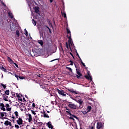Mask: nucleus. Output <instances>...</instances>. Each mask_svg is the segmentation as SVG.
<instances>
[{"label":"nucleus","mask_w":129,"mask_h":129,"mask_svg":"<svg viewBox=\"0 0 129 129\" xmlns=\"http://www.w3.org/2000/svg\"><path fill=\"white\" fill-rule=\"evenodd\" d=\"M76 73L77 74L76 77H77L78 79H81L82 73H81V69H80V67L76 69Z\"/></svg>","instance_id":"1"},{"label":"nucleus","mask_w":129,"mask_h":129,"mask_svg":"<svg viewBox=\"0 0 129 129\" xmlns=\"http://www.w3.org/2000/svg\"><path fill=\"white\" fill-rule=\"evenodd\" d=\"M68 106L70 108H71V109H79V107H77L76 105L74 104L71 102H69V104H68Z\"/></svg>","instance_id":"2"},{"label":"nucleus","mask_w":129,"mask_h":129,"mask_svg":"<svg viewBox=\"0 0 129 129\" xmlns=\"http://www.w3.org/2000/svg\"><path fill=\"white\" fill-rule=\"evenodd\" d=\"M104 124L103 122H98L97 123V129H104Z\"/></svg>","instance_id":"3"},{"label":"nucleus","mask_w":129,"mask_h":129,"mask_svg":"<svg viewBox=\"0 0 129 129\" xmlns=\"http://www.w3.org/2000/svg\"><path fill=\"white\" fill-rule=\"evenodd\" d=\"M67 110H68V111H66V113H68V114H69V115H70V116H72V117H74L75 118H76L78 120L79 119V118H78V117H77L76 115H75L74 114H72V113H71V112H72V110H69V109H67Z\"/></svg>","instance_id":"4"},{"label":"nucleus","mask_w":129,"mask_h":129,"mask_svg":"<svg viewBox=\"0 0 129 129\" xmlns=\"http://www.w3.org/2000/svg\"><path fill=\"white\" fill-rule=\"evenodd\" d=\"M78 102L80 104L79 109H81V108H83V100H82V99H79Z\"/></svg>","instance_id":"5"},{"label":"nucleus","mask_w":129,"mask_h":129,"mask_svg":"<svg viewBox=\"0 0 129 129\" xmlns=\"http://www.w3.org/2000/svg\"><path fill=\"white\" fill-rule=\"evenodd\" d=\"M68 90L73 94H79V92L75 91L74 89H69Z\"/></svg>","instance_id":"6"},{"label":"nucleus","mask_w":129,"mask_h":129,"mask_svg":"<svg viewBox=\"0 0 129 129\" xmlns=\"http://www.w3.org/2000/svg\"><path fill=\"white\" fill-rule=\"evenodd\" d=\"M88 75H85L84 77L87 79L88 80H90V82H91V81H92V78L91 77V76H90V74H89V72H88Z\"/></svg>","instance_id":"7"},{"label":"nucleus","mask_w":129,"mask_h":129,"mask_svg":"<svg viewBox=\"0 0 129 129\" xmlns=\"http://www.w3.org/2000/svg\"><path fill=\"white\" fill-rule=\"evenodd\" d=\"M1 95H2L3 99L4 100H5V101H9V100H8L9 96H8L6 94H3L2 93H1Z\"/></svg>","instance_id":"8"},{"label":"nucleus","mask_w":129,"mask_h":129,"mask_svg":"<svg viewBox=\"0 0 129 129\" xmlns=\"http://www.w3.org/2000/svg\"><path fill=\"white\" fill-rule=\"evenodd\" d=\"M16 121L19 125L23 124V122H24V121H23V119H22L21 117H19L18 120H17Z\"/></svg>","instance_id":"9"},{"label":"nucleus","mask_w":129,"mask_h":129,"mask_svg":"<svg viewBox=\"0 0 129 129\" xmlns=\"http://www.w3.org/2000/svg\"><path fill=\"white\" fill-rule=\"evenodd\" d=\"M39 9H40L39 7L35 6L34 7V11H35V13H36V14H38V15H40V10H39Z\"/></svg>","instance_id":"10"},{"label":"nucleus","mask_w":129,"mask_h":129,"mask_svg":"<svg viewBox=\"0 0 129 129\" xmlns=\"http://www.w3.org/2000/svg\"><path fill=\"white\" fill-rule=\"evenodd\" d=\"M0 108L1 110H3V111H6V108H5V104H4V103H0Z\"/></svg>","instance_id":"11"},{"label":"nucleus","mask_w":129,"mask_h":129,"mask_svg":"<svg viewBox=\"0 0 129 129\" xmlns=\"http://www.w3.org/2000/svg\"><path fill=\"white\" fill-rule=\"evenodd\" d=\"M0 69L2 71H4V72H7L6 69H5V67H4V66L1 63H0Z\"/></svg>","instance_id":"12"},{"label":"nucleus","mask_w":129,"mask_h":129,"mask_svg":"<svg viewBox=\"0 0 129 129\" xmlns=\"http://www.w3.org/2000/svg\"><path fill=\"white\" fill-rule=\"evenodd\" d=\"M4 124L5 125H10V126H12V122H11L9 120H6L5 121Z\"/></svg>","instance_id":"13"},{"label":"nucleus","mask_w":129,"mask_h":129,"mask_svg":"<svg viewBox=\"0 0 129 129\" xmlns=\"http://www.w3.org/2000/svg\"><path fill=\"white\" fill-rule=\"evenodd\" d=\"M46 124L48 126V127H49V128L53 129V126L52 124H51V121L48 122V123H46Z\"/></svg>","instance_id":"14"},{"label":"nucleus","mask_w":129,"mask_h":129,"mask_svg":"<svg viewBox=\"0 0 129 129\" xmlns=\"http://www.w3.org/2000/svg\"><path fill=\"white\" fill-rule=\"evenodd\" d=\"M28 122H31L32 121V120H33V118L32 117V115H31V114H28Z\"/></svg>","instance_id":"15"},{"label":"nucleus","mask_w":129,"mask_h":129,"mask_svg":"<svg viewBox=\"0 0 129 129\" xmlns=\"http://www.w3.org/2000/svg\"><path fill=\"white\" fill-rule=\"evenodd\" d=\"M66 46L67 49H70V50L71 51V52H72V48H71V46H70V44L69 43L68 44V42H66Z\"/></svg>","instance_id":"16"},{"label":"nucleus","mask_w":129,"mask_h":129,"mask_svg":"<svg viewBox=\"0 0 129 129\" xmlns=\"http://www.w3.org/2000/svg\"><path fill=\"white\" fill-rule=\"evenodd\" d=\"M57 92L60 95H62L63 93H65V92H64V90H60L59 89H57Z\"/></svg>","instance_id":"17"},{"label":"nucleus","mask_w":129,"mask_h":129,"mask_svg":"<svg viewBox=\"0 0 129 129\" xmlns=\"http://www.w3.org/2000/svg\"><path fill=\"white\" fill-rule=\"evenodd\" d=\"M68 39H69V44H70V43L73 42L72 38H71V34H70V36L68 35Z\"/></svg>","instance_id":"18"},{"label":"nucleus","mask_w":129,"mask_h":129,"mask_svg":"<svg viewBox=\"0 0 129 129\" xmlns=\"http://www.w3.org/2000/svg\"><path fill=\"white\" fill-rule=\"evenodd\" d=\"M38 43L39 44H40V46H41V47H43L44 46V42L42 40H39V41L38 42Z\"/></svg>","instance_id":"19"},{"label":"nucleus","mask_w":129,"mask_h":129,"mask_svg":"<svg viewBox=\"0 0 129 129\" xmlns=\"http://www.w3.org/2000/svg\"><path fill=\"white\" fill-rule=\"evenodd\" d=\"M8 16L9 18H11V19H14V15H13V13L11 12L8 13Z\"/></svg>","instance_id":"20"},{"label":"nucleus","mask_w":129,"mask_h":129,"mask_svg":"<svg viewBox=\"0 0 129 129\" xmlns=\"http://www.w3.org/2000/svg\"><path fill=\"white\" fill-rule=\"evenodd\" d=\"M43 115H44V117H47V118H49V115H48V114H46V112H45V111H43V112L42 113Z\"/></svg>","instance_id":"21"},{"label":"nucleus","mask_w":129,"mask_h":129,"mask_svg":"<svg viewBox=\"0 0 129 129\" xmlns=\"http://www.w3.org/2000/svg\"><path fill=\"white\" fill-rule=\"evenodd\" d=\"M92 109L91 106H88L87 108V111L90 112Z\"/></svg>","instance_id":"22"},{"label":"nucleus","mask_w":129,"mask_h":129,"mask_svg":"<svg viewBox=\"0 0 129 129\" xmlns=\"http://www.w3.org/2000/svg\"><path fill=\"white\" fill-rule=\"evenodd\" d=\"M4 94H5V95H10V90H6Z\"/></svg>","instance_id":"23"},{"label":"nucleus","mask_w":129,"mask_h":129,"mask_svg":"<svg viewBox=\"0 0 129 129\" xmlns=\"http://www.w3.org/2000/svg\"><path fill=\"white\" fill-rule=\"evenodd\" d=\"M61 15L62 16H63L64 19H67V16H66V13L65 12L63 13L62 12H61Z\"/></svg>","instance_id":"24"},{"label":"nucleus","mask_w":129,"mask_h":129,"mask_svg":"<svg viewBox=\"0 0 129 129\" xmlns=\"http://www.w3.org/2000/svg\"><path fill=\"white\" fill-rule=\"evenodd\" d=\"M32 24L34 25V26H36L37 25V21H35V19H32Z\"/></svg>","instance_id":"25"},{"label":"nucleus","mask_w":129,"mask_h":129,"mask_svg":"<svg viewBox=\"0 0 129 129\" xmlns=\"http://www.w3.org/2000/svg\"><path fill=\"white\" fill-rule=\"evenodd\" d=\"M67 34L69 35V36H70V34L71 35V31H70V30H69V29L67 28Z\"/></svg>","instance_id":"26"},{"label":"nucleus","mask_w":129,"mask_h":129,"mask_svg":"<svg viewBox=\"0 0 129 129\" xmlns=\"http://www.w3.org/2000/svg\"><path fill=\"white\" fill-rule=\"evenodd\" d=\"M14 113L15 114L16 118H18V117H19V113L18 112V111H15Z\"/></svg>","instance_id":"27"},{"label":"nucleus","mask_w":129,"mask_h":129,"mask_svg":"<svg viewBox=\"0 0 129 129\" xmlns=\"http://www.w3.org/2000/svg\"><path fill=\"white\" fill-rule=\"evenodd\" d=\"M45 27L49 30V34H52V31H51V29H50V28L49 27L47 26V25H46Z\"/></svg>","instance_id":"28"},{"label":"nucleus","mask_w":129,"mask_h":129,"mask_svg":"<svg viewBox=\"0 0 129 129\" xmlns=\"http://www.w3.org/2000/svg\"><path fill=\"white\" fill-rule=\"evenodd\" d=\"M16 35L18 36V38L20 37V31L18 30H16Z\"/></svg>","instance_id":"29"},{"label":"nucleus","mask_w":129,"mask_h":129,"mask_svg":"<svg viewBox=\"0 0 129 129\" xmlns=\"http://www.w3.org/2000/svg\"><path fill=\"white\" fill-rule=\"evenodd\" d=\"M5 114H7V113L6 112H1V115L2 116V117H4V116H5Z\"/></svg>","instance_id":"30"},{"label":"nucleus","mask_w":129,"mask_h":129,"mask_svg":"<svg viewBox=\"0 0 129 129\" xmlns=\"http://www.w3.org/2000/svg\"><path fill=\"white\" fill-rule=\"evenodd\" d=\"M66 68H67V69L69 70V71H70V72H72V73L73 71H72V69H71V68H69L68 67H67Z\"/></svg>","instance_id":"31"},{"label":"nucleus","mask_w":129,"mask_h":129,"mask_svg":"<svg viewBox=\"0 0 129 129\" xmlns=\"http://www.w3.org/2000/svg\"><path fill=\"white\" fill-rule=\"evenodd\" d=\"M17 95H18V93H14L13 94H12V96L14 97H17Z\"/></svg>","instance_id":"32"},{"label":"nucleus","mask_w":129,"mask_h":129,"mask_svg":"<svg viewBox=\"0 0 129 129\" xmlns=\"http://www.w3.org/2000/svg\"><path fill=\"white\" fill-rule=\"evenodd\" d=\"M81 112L83 113V114H87V113H88L87 111H82Z\"/></svg>","instance_id":"33"},{"label":"nucleus","mask_w":129,"mask_h":129,"mask_svg":"<svg viewBox=\"0 0 129 129\" xmlns=\"http://www.w3.org/2000/svg\"><path fill=\"white\" fill-rule=\"evenodd\" d=\"M24 31L25 32V35L26 36V37H28V31H27V29H24Z\"/></svg>","instance_id":"34"},{"label":"nucleus","mask_w":129,"mask_h":129,"mask_svg":"<svg viewBox=\"0 0 129 129\" xmlns=\"http://www.w3.org/2000/svg\"><path fill=\"white\" fill-rule=\"evenodd\" d=\"M6 110H7V111H11V110H12V108H9V107H7L6 108Z\"/></svg>","instance_id":"35"},{"label":"nucleus","mask_w":129,"mask_h":129,"mask_svg":"<svg viewBox=\"0 0 129 129\" xmlns=\"http://www.w3.org/2000/svg\"><path fill=\"white\" fill-rule=\"evenodd\" d=\"M1 85L2 86H3L4 89H6V88H7V86H6L5 85H4L3 84H1Z\"/></svg>","instance_id":"36"},{"label":"nucleus","mask_w":129,"mask_h":129,"mask_svg":"<svg viewBox=\"0 0 129 129\" xmlns=\"http://www.w3.org/2000/svg\"><path fill=\"white\" fill-rule=\"evenodd\" d=\"M15 127L16 128H20V126H19V125H18V124H15Z\"/></svg>","instance_id":"37"},{"label":"nucleus","mask_w":129,"mask_h":129,"mask_svg":"<svg viewBox=\"0 0 129 129\" xmlns=\"http://www.w3.org/2000/svg\"><path fill=\"white\" fill-rule=\"evenodd\" d=\"M15 76L17 79V80H19V78L20 76L17 74H15Z\"/></svg>","instance_id":"38"},{"label":"nucleus","mask_w":129,"mask_h":129,"mask_svg":"<svg viewBox=\"0 0 129 129\" xmlns=\"http://www.w3.org/2000/svg\"><path fill=\"white\" fill-rule=\"evenodd\" d=\"M19 78H20L21 80L26 79V77H21V76H19Z\"/></svg>","instance_id":"39"},{"label":"nucleus","mask_w":129,"mask_h":129,"mask_svg":"<svg viewBox=\"0 0 129 129\" xmlns=\"http://www.w3.org/2000/svg\"><path fill=\"white\" fill-rule=\"evenodd\" d=\"M81 64H82L83 66H84V67H85V63H83V61H82V60H81Z\"/></svg>","instance_id":"40"},{"label":"nucleus","mask_w":129,"mask_h":129,"mask_svg":"<svg viewBox=\"0 0 129 129\" xmlns=\"http://www.w3.org/2000/svg\"><path fill=\"white\" fill-rule=\"evenodd\" d=\"M32 114H34V115H36V113L35 112L34 110H31Z\"/></svg>","instance_id":"41"},{"label":"nucleus","mask_w":129,"mask_h":129,"mask_svg":"<svg viewBox=\"0 0 129 129\" xmlns=\"http://www.w3.org/2000/svg\"><path fill=\"white\" fill-rule=\"evenodd\" d=\"M70 62L71 63L70 65H71V66H73V61L72 60H70Z\"/></svg>","instance_id":"42"},{"label":"nucleus","mask_w":129,"mask_h":129,"mask_svg":"<svg viewBox=\"0 0 129 129\" xmlns=\"http://www.w3.org/2000/svg\"><path fill=\"white\" fill-rule=\"evenodd\" d=\"M75 67L76 68V69H77L78 68H79V67L78 66V64H76L75 63Z\"/></svg>","instance_id":"43"},{"label":"nucleus","mask_w":129,"mask_h":129,"mask_svg":"<svg viewBox=\"0 0 129 129\" xmlns=\"http://www.w3.org/2000/svg\"><path fill=\"white\" fill-rule=\"evenodd\" d=\"M12 118H13V122H15V119L16 118V117H15V116H13L12 117Z\"/></svg>","instance_id":"44"},{"label":"nucleus","mask_w":129,"mask_h":129,"mask_svg":"<svg viewBox=\"0 0 129 129\" xmlns=\"http://www.w3.org/2000/svg\"><path fill=\"white\" fill-rule=\"evenodd\" d=\"M5 107H6V108H8V107H10V104H6Z\"/></svg>","instance_id":"45"},{"label":"nucleus","mask_w":129,"mask_h":129,"mask_svg":"<svg viewBox=\"0 0 129 129\" xmlns=\"http://www.w3.org/2000/svg\"><path fill=\"white\" fill-rule=\"evenodd\" d=\"M32 106L33 107H36V104H35V103H33Z\"/></svg>","instance_id":"46"},{"label":"nucleus","mask_w":129,"mask_h":129,"mask_svg":"<svg viewBox=\"0 0 129 129\" xmlns=\"http://www.w3.org/2000/svg\"><path fill=\"white\" fill-rule=\"evenodd\" d=\"M70 55H71V56L73 57V59H75V58H74V56L73 55V54L72 53H71V52H70Z\"/></svg>","instance_id":"47"},{"label":"nucleus","mask_w":129,"mask_h":129,"mask_svg":"<svg viewBox=\"0 0 129 129\" xmlns=\"http://www.w3.org/2000/svg\"><path fill=\"white\" fill-rule=\"evenodd\" d=\"M14 64L16 66V67H17V68H19V66H18V64H17L16 63H14Z\"/></svg>","instance_id":"48"},{"label":"nucleus","mask_w":129,"mask_h":129,"mask_svg":"<svg viewBox=\"0 0 129 129\" xmlns=\"http://www.w3.org/2000/svg\"><path fill=\"white\" fill-rule=\"evenodd\" d=\"M16 97H18V98H21V96H20V95L19 94H17L16 95Z\"/></svg>","instance_id":"49"},{"label":"nucleus","mask_w":129,"mask_h":129,"mask_svg":"<svg viewBox=\"0 0 129 129\" xmlns=\"http://www.w3.org/2000/svg\"><path fill=\"white\" fill-rule=\"evenodd\" d=\"M94 127H93V126H89V129H94Z\"/></svg>","instance_id":"50"},{"label":"nucleus","mask_w":129,"mask_h":129,"mask_svg":"<svg viewBox=\"0 0 129 129\" xmlns=\"http://www.w3.org/2000/svg\"><path fill=\"white\" fill-rule=\"evenodd\" d=\"M2 4L3 5V6L6 7V4H5V3H4L3 2L2 3Z\"/></svg>","instance_id":"51"},{"label":"nucleus","mask_w":129,"mask_h":129,"mask_svg":"<svg viewBox=\"0 0 129 129\" xmlns=\"http://www.w3.org/2000/svg\"><path fill=\"white\" fill-rule=\"evenodd\" d=\"M18 100H19L20 101H23V99L21 98H19Z\"/></svg>","instance_id":"52"},{"label":"nucleus","mask_w":129,"mask_h":129,"mask_svg":"<svg viewBox=\"0 0 129 129\" xmlns=\"http://www.w3.org/2000/svg\"><path fill=\"white\" fill-rule=\"evenodd\" d=\"M70 119H73V120H74V118L73 117H70Z\"/></svg>","instance_id":"53"},{"label":"nucleus","mask_w":129,"mask_h":129,"mask_svg":"<svg viewBox=\"0 0 129 129\" xmlns=\"http://www.w3.org/2000/svg\"><path fill=\"white\" fill-rule=\"evenodd\" d=\"M73 44V41H72L71 43H70V44L71 45V46H72Z\"/></svg>","instance_id":"54"},{"label":"nucleus","mask_w":129,"mask_h":129,"mask_svg":"<svg viewBox=\"0 0 129 129\" xmlns=\"http://www.w3.org/2000/svg\"><path fill=\"white\" fill-rule=\"evenodd\" d=\"M76 53H77V56H79L78 52H77V50H76Z\"/></svg>","instance_id":"55"},{"label":"nucleus","mask_w":129,"mask_h":129,"mask_svg":"<svg viewBox=\"0 0 129 129\" xmlns=\"http://www.w3.org/2000/svg\"><path fill=\"white\" fill-rule=\"evenodd\" d=\"M55 60H58V59H53L52 60H51L50 62H53V61H55Z\"/></svg>","instance_id":"56"},{"label":"nucleus","mask_w":129,"mask_h":129,"mask_svg":"<svg viewBox=\"0 0 129 129\" xmlns=\"http://www.w3.org/2000/svg\"><path fill=\"white\" fill-rule=\"evenodd\" d=\"M62 96H66V94L63 93V95H62Z\"/></svg>","instance_id":"57"},{"label":"nucleus","mask_w":129,"mask_h":129,"mask_svg":"<svg viewBox=\"0 0 129 129\" xmlns=\"http://www.w3.org/2000/svg\"><path fill=\"white\" fill-rule=\"evenodd\" d=\"M78 57L79 58V59H80L81 61L82 60V59H81V58H80V56L79 55L78 56Z\"/></svg>","instance_id":"58"},{"label":"nucleus","mask_w":129,"mask_h":129,"mask_svg":"<svg viewBox=\"0 0 129 129\" xmlns=\"http://www.w3.org/2000/svg\"><path fill=\"white\" fill-rule=\"evenodd\" d=\"M50 3H53V0H49Z\"/></svg>","instance_id":"59"},{"label":"nucleus","mask_w":129,"mask_h":129,"mask_svg":"<svg viewBox=\"0 0 129 129\" xmlns=\"http://www.w3.org/2000/svg\"><path fill=\"white\" fill-rule=\"evenodd\" d=\"M49 24L51 25V26L52 27V28H53V25L51 24V23H49Z\"/></svg>","instance_id":"60"},{"label":"nucleus","mask_w":129,"mask_h":129,"mask_svg":"<svg viewBox=\"0 0 129 129\" xmlns=\"http://www.w3.org/2000/svg\"><path fill=\"white\" fill-rule=\"evenodd\" d=\"M40 87H42V88H43V89H45V87H42L41 85H40Z\"/></svg>","instance_id":"61"},{"label":"nucleus","mask_w":129,"mask_h":129,"mask_svg":"<svg viewBox=\"0 0 129 129\" xmlns=\"http://www.w3.org/2000/svg\"><path fill=\"white\" fill-rule=\"evenodd\" d=\"M47 112H48V113H50V111H47Z\"/></svg>","instance_id":"62"},{"label":"nucleus","mask_w":129,"mask_h":129,"mask_svg":"<svg viewBox=\"0 0 129 129\" xmlns=\"http://www.w3.org/2000/svg\"><path fill=\"white\" fill-rule=\"evenodd\" d=\"M69 96H70V97H71V96H72L71 95L69 94Z\"/></svg>","instance_id":"63"},{"label":"nucleus","mask_w":129,"mask_h":129,"mask_svg":"<svg viewBox=\"0 0 129 129\" xmlns=\"http://www.w3.org/2000/svg\"><path fill=\"white\" fill-rule=\"evenodd\" d=\"M32 129H36L35 128H33Z\"/></svg>","instance_id":"64"}]
</instances>
